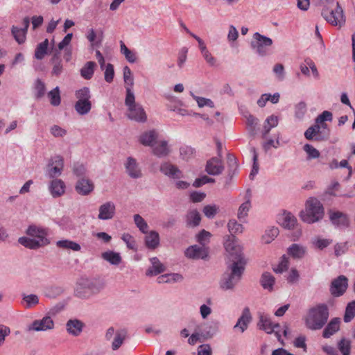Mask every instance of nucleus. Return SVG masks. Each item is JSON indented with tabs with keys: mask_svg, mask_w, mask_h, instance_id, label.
Masks as SVG:
<instances>
[{
	"mask_svg": "<svg viewBox=\"0 0 355 355\" xmlns=\"http://www.w3.org/2000/svg\"><path fill=\"white\" fill-rule=\"evenodd\" d=\"M48 98L50 100V103L53 106H58L61 102V98L60 95V89L58 87H55L53 89L48 93Z\"/></svg>",
	"mask_w": 355,
	"mask_h": 355,
	"instance_id": "44",
	"label": "nucleus"
},
{
	"mask_svg": "<svg viewBox=\"0 0 355 355\" xmlns=\"http://www.w3.org/2000/svg\"><path fill=\"white\" fill-rule=\"evenodd\" d=\"M192 96L196 101L198 105L200 107H202L204 106H208L210 107H214V103L211 99L203 98V97L196 96L193 95V94H192Z\"/></svg>",
	"mask_w": 355,
	"mask_h": 355,
	"instance_id": "61",
	"label": "nucleus"
},
{
	"mask_svg": "<svg viewBox=\"0 0 355 355\" xmlns=\"http://www.w3.org/2000/svg\"><path fill=\"white\" fill-rule=\"evenodd\" d=\"M196 241L199 244H205L206 243L210 242L211 234L208 231L202 230L198 234H196Z\"/></svg>",
	"mask_w": 355,
	"mask_h": 355,
	"instance_id": "54",
	"label": "nucleus"
},
{
	"mask_svg": "<svg viewBox=\"0 0 355 355\" xmlns=\"http://www.w3.org/2000/svg\"><path fill=\"white\" fill-rule=\"evenodd\" d=\"M329 219L332 224L339 229H345L349 224L347 215L340 211H330Z\"/></svg>",
	"mask_w": 355,
	"mask_h": 355,
	"instance_id": "16",
	"label": "nucleus"
},
{
	"mask_svg": "<svg viewBox=\"0 0 355 355\" xmlns=\"http://www.w3.org/2000/svg\"><path fill=\"white\" fill-rule=\"evenodd\" d=\"M96 64L93 61L87 62L80 69V75L85 80H90L94 73Z\"/></svg>",
	"mask_w": 355,
	"mask_h": 355,
	"instance_id": "31",
	"label": "nucleus"
},
{
	"mask_svg": "<svg viewBox=\"0 0 355 355\" xmlns=\"http://www.w3.org/2000/svg\"><path fill=\"white\" fill-rule=\"evenodd\" d=\"M98 218L103 220L112 219L116 213V206L112 201L101 205L98 208Z\"/></svg>",
	"mask_w": 355,
	"mask_h": 355,
	"instance_id": "14",
	"label": "nucleus"
},
{
	"mask_svg": "<svg viewBox=\"0 0 355 355\" xmlns=\"http://www.w3.org/2000/svg\"><path fill=\"white\" fill-rule=\"evenodd\" d=\"M54 328V322L52 320L51 317L49 315H46L43 317L41 320H35L32 324L28 326V331H46L48 330H51Z\"/></svg>",
	"mask_w": 355,
	"mask_h": 355,
	"instance_id": "10",
	"label": "nucleus"
},
{
	"mask_svg": "<svg viewBox=\"0 0 355 355\" xmlns=\"http://www.w3.org/2000/svg\"><path fill=\"white\" fill-rule=\"evenodd\" d=\"M94 188L93 182L89 179L83 178L78 180L75 189L77 193L82 196L89 194Z\"/></svg>",
	"mask_w": 355,
	"mask_h": 355,
	"instance_id": "22",
	"label": "nucleus"
},
{
	"mask_svg": "<svg viewBox=\"0 0 355 355\" xmlns=\"http://www.w3.org/2000/svg\"><path fill=\"white\" fill-rule=\"evenodd\" d=\"M151 266L146 271V275L148 277H153L158 275L166 270L165 266L162 263L159 259L155 257L150 259Z\"/></svg>",
	"mask_w": 355,
	"mask_h": 355,
	"instance_id": "20",
	"label": "nucleus"
},
{
	"mask_svg": "<svg viewBox=\"0 0 355 355\" xmlns=\"http://www.w3.org/2000/svg\"><path fill=\"white\" fill-rule=\"evenodd\" d=\"M259 282L263 289L271 292L274 288L275 278L270 272H263L261 276Z\"/></svg>",
	"mask_w": 355,
	"mask_h": 355,
	"instance_id": "27",
	"label": "nucleus"
},
{
	"mask_svg": "<svg viewBox=\"0 0 355 355\" xmlns=\"http://www.w3.org/2000/svg\"><path fill=\"white\" fill-rule=\"evenodd\" d=\"M226 251V270L219 284L223 290H232L241 279L244 274L247 259L241 245H225Z\"/></svg>",
	"mask_w": 355,
	"mask_h": 355,
	"instance_id": "1",
	"label": "nucleus"
},
{
	"mask_svg": "<svg viewBox=\"0 0 355 355\" xmlns=\"http://www.w3.org/2000/svg\"><path fill=\"white\" fill-rule=\"evenodd\" d=\"M49 189L53 198H58L64 193L65 184L60 179H54L51 182Z\"/></svg>",
	"mask_w": 355,
	"mask_h": 355,
	"instance_id": "26",
	"label": "nucleus"
},
{
	"mask_svg": "<svg viewBox=\"0 0 355 355\" xmlns=\"http://www.w3.org/2000/svg\"><path fill=\"white\" fill-rule=\"evenodd\" d=\"M272 45V39L263 35L258 32L254 33L250 42L252 49L259 56H266L268 55Z\"/></svg>",
	"mask_w": 355,
	"mask_h": 355,
	"instance_id": "6",
	"label": "nucleus"
},
{
	"mask_svg": "<svg viewBox=\"0 0 355 355\" xmlns=\"http://www.w3.org/2000/svg\"><path fill=\"white\" fill-rule=\"evenodd\" d=\"M180 153L183 159L188 160L193 156L195 150L190 146H186L180 148Z\"/></svg>",
	"mask_w": 355,
	"mask_h": 355,
	"instance_id": "58",
	"label": "nucleus"
},
{
	"mask_svg": "<svg viewBox=\"0 0 355 355\" xmlns=\"http://www.w3.org/2000/svg\"><path fill=\"white\" fill-rule=\"evenodd\" d=\"M250 152L252 153V160H253V164H252V168L250 173V178L251 180H253L254 175H256L259 172V164H258V154L257 153L256 148L254 147H252L250 148Z\"/></svg>",
	"mask_w": 355,
	"mask_h": 355,
	"instance_id": "45",
	"label": "nucleus"
},
{
	"mask_svg": "<svg viewBox=\"0 0 355 355\" xmlns=\"http://www.w3.org/2000/svg\"><path fill=\"white\" fill-rule=\"evenodd\" d=\"M134 221L137 227L143 233H146L148 231V225L145 220L139 215L135 214L134 216Z\"/></svg>",
	"mask_w": 355,
	"mask_h": 355,
	"instance_id": "53",
	"label": "nucleus"
},
{
	"mask_svg": "<svg viewBox=\"0 0 355 355\" xmlns=\"http://www.w3.org/2000/svg\"><path fill=\"white\" fill-rule=\"evenodd\" d=\"M333 7L334 6H329L323 8L321 15L328 23L341 27L345 23L343 10L338 2H336L335 8Z\"/></svg>",
	"mask_w": 355,
	"mask_h": 355,
	"instance_id": "5",
	"label": "nucleus"
},
{
	"mask_svg": "<svg viewBox=\"0 0 355 355\" xmlns=\"http://www.w3.org/2000/svg\"><path fill=\"white\" fill-rule=\"evenodd\" d=\"M315 129V141H327L330 137V129L327 123H315L312 125Z\"/></svg>",
	"mask_w": 355,
	"mask_h": 355,
	"instance_id": "24",
	"label": "nucleus"
},
{
	"mask_svg": "<svg viewBox=\"0 0 355 355\" xmlns=\"http://www.w3.org/2000/svg\"><path fill=\"white\" fill-rule=\"evenodd\" d=\"M159 170L164 175L171 179L180 180L184 177L182 171L178 166L169 162L162 163L160 165Z\"/></svg>",
	"mask_w": 355,
	"mask_h": 355,
	"instance_id": "12",
	"label": "nucleus"
},
{
	"mask_svg": "<svg viewBox=\"0 0 355 355\" xmlns=\"http://www.w3.org/2000/svg\"><path fill=\"white\" fill-rule=\"evenodd\" d=\"M126 89V96L125 99V104L128 106V109L137 105L138 103H135V94L132 90L130 87H125Z\"/></svg>",
	"mask_w": 355,
	"mask_h": 355,
	"instance_id": "52",
	"label": "nucleus"
},
{
	"mask_svg": "<svg viewBox=\"0 0 355 355\" xmlns=\"http://www.w3.org/2000/svg\"><path fill=\"white\" fill-rule=\"evenodd\" d=\"M188 49L187 47H182L178 53V65L180 68H182L187 60Z\"/></svg>",
	"mask_w": 355,
	"mask_h": 355,
	"instance_id": "64",
	"label": "nucleus"
},
{
	"mask_svg": "<svg viewBox=\"0 0 355 355\" xmlns=\"http://www.w3.org/2000/svg\"><path fill=\"white\" fill-rule=\"evenodd\" d=\"M39 304V297L35 294H24V307L31 309Z\"/></svg>",
	"mask_w": 355,
	"mask_h": 355,
	"instance_id": "40",
	"label": "nucleus"
},
{
	"mask_svg": "<svg viewBox=\"0 0 355 355\" xmlns=\"http://www.w3.org/2000/svg\"><path fill=\"white\" fill-rule=\"evenodd\" d=\"M279 234V231L278 227H270L265 230L264 234L262 235L261 239L262 242L265 244H270L272 242L275 238Z\"/></svg>",
	"mask_w": 355,
	"mask_h": 355,
	"instance_id": "30",
	"label": "nucleus"
},
{
	"mask_svg": "<svg viewBox=\"0 0 355 355\" xmlns=\"http://www.w3.org/2000/svg\"><path fill=\"white\" fill-rule=\"evenodd\" d=\"M245 117L248 130L252 135H254L259 123V120L250 114L245 116Z\"/></svg>",
	"mask_w": 355,
	"mask_h": 355,
	"instance_id": "42",
	"label": "nucleus"
},
{
	"mask_svg": "<svg viewBox=\"0 0 355 355\" xmlns=\"http://www.w3.org/2000/svg\"><path fill=\"white\" fill-rule=\"evenodd\" d=\"M279 223L284 228L288 230L295 229L298 226L297 218L291 212L284 211L279 218Z\"/></svg>",
	"mask_w": 355,
	"mask_h": 355,
	"instance_id": "25",
	"label": "nucleus"
},
{
	"mask_svg": "<svg viewBox=\"0 0 355 355\" xmlns=\"http://www.w3.org/2000/svg\"><path fill=\"white\" fill-rule=\"evenodd\" d=\"M26 234L31 238V244H49L51 242L48 239L47 230L44 228L34 225H30Z\"/></svg>",
	"mask_w": 355,
	"mask_h": 355,
	"instance_id": "7",
	"label": "nucleus"
},
{
	"mask_svg": "<svg viewBox=\"0 0 355 355\" xmlns=\"http://www.w3.org/2000/svg\"><path fill=\"white\" fill-rule=\"evenodd\" d=\"M338 349L343 355H349L351 352V341L345 338H342L338 343Z\"/></svg>",
	"mask_w": 355,
	"mask_h": 355,
	"instance_id": "46",
	"label": "nucleus"
},
{
	"mask_svg": "<svg viewBox=\"0 0 355 355\" xmlns=\"http://www.w3.org/2000/svg\"><path fill=\"white\" fill-rule=\"evenodd\" d=\"M219 207L216 205H208L204 207L202 211L208 218H214L218 212Z\"/></svg>",
	"mask_w": 355,
	"mask_h": 355,
	"instance_id": "48",
	"label": "nucleus"
},
{
	"mask_svg": "<svg viewBox=\"0 0 355 355\" xmlns=\"http://www.w3.org/2000/svg\"><path fill=\"white\" fill-rule=\"evenodd\" d=\"M48 46V39H45L42 42L40 43L35 49V57L38 60L44 58V55L47 54Z\"/></svg>",
	"mask_w": 355,
	"mask_h": 355,
	"instance_id": "37",
	"label": "nucleus"
},
{
	"mask_svg": "<svg viewBox=\"0 0 355 355\" xmlns=\"http://www.w3.org/2000/svg\"><path fill=\"white\" fill-rule=\"evenodd\" d=\"M224 165L221 158L212 157L207 162L205 171L211 175H218L224 171Z\"/></svg>",
	"mask_w": 355,
	"mask_h": 355,
	"instance_id": "13",
	"label": "nucleus"
},
{
	"mask_svg": "<svg viewBox=\"0 0 355 355\" xmlns=\"http://www.w3.org/2000/svg\"><path fill=\"white\" fill-rule=\"evenodd\" d=\"M85 326V323L77 318L69 319L65 324L67 332L74 337L79 336L81 334Z\"/></svg>",
	"mask_w": 355,
	"mask_h": 355,
	"instance_id": "15",
	"label": "nucleus"
},
{
	"mask_svg": "<svg viewBox=\"0 0 355 355\" xmlns=\"http://www.w3.org/2000/svg\"><path fill=\"white\" fill-rule=\"evenodd\" d=\"M340 318H333L326 325L322 331L324 338H329L340 330Z\"/></svg>",
	"mask_w": 355,
	"mask_h": 355,
	"instance_id": "23",
	"label": "nucleus"
},
{
	"mask_svg": "<svg viewBox=\"0 0 355 355\" xmlns=\"http://www.w3.org/2000/svg\"><path fill=\"white\" fill-rule=\"evenodd\" d=\"M74 108L76 111L80 115H85L89 112L92 109L91 101H77L75 103Z\"/></svg>",
	"mask_w": 355,
	"mask_h": 355,
	"instance_id": "35",
	"label": "nucleus"
},
{
	"mask_svg": "<svg viewBox=\"0 0 355 355\" xmlns=\"http://www.w3.org/2000/svg\"><path fill=\"white\" fill-rule=\"evenodd\" d=\"M348 287V279L345 275H340L332 280L329 291L331 294L336 297L342 296Z\"/></svg>",
	"mask_w": 355,
	"mask_h": 355,
	"instance_id": "8",
	"label": "nucleus"
},
{
	"mask_svg": "<svg viewBox=\"0 0 355 355\" xmlns=\"http://www.w3.org/2000/svg\"><path fill=\"white\" fill-rule=\"evenodd\" d=\"M288 268V260L285 254L281 257V261L277 266L273 267L272 270L275 273H282Z\"/></svg>",
	"mask_w": 355,
	"mask_h": 355,
	"instance_id": "51",
	"label": "nucleus"
},
{
	"mask_svg": "<svg viewBox=\"0 0 355 355\" xmlns=\"http://www.w3.org/2000/svg\"><path fill=\"white\" fill-rule=\"evenodd\" d=\"M114 76V66H113V64L108 63V64H107V65L105 66V72H104L105 80L107 83H110L113 81Z\"/></svg>",
	"mask_w": 355,
	"mask_h": 355,
	"instance_id": "57",
	"label": "nucleus"
},
{
	"mask_svg": "<svg viewBox=\"0 0 355 355\" xmlns=\"http://www.w3.org/2000/svg\"><path fill=\"white\" fill-rule=\"evenodd\" d=\"M35 97L37 99L42 98L46 94V86L40 79H37L35 84Z\"/></svg>",
	"mask_w": 355,
	"mask_h": 355,
	"instance_id": "49",
	"label": "nucleus"
},
{
	"mask_svg": "<svg viewBox=\"0 0 355 355\" xmlns=\"http://www.w3.org/2000/svg\"><path fill=\"white\" fill-rule=\"evenodd\" d=\"M227 227L230 234L227 236L226 244H234L238 242V239L234 234L241 233L243 231V227L235 220H230Z\"/></svg>",
	"mask_w": 355,
	"mask_h": 355,
	"instance_id": "18",
	"label": "nucleus"
},
{
	"mask_svg": "<svg viewBox=\"0 0 355 355\" xmlns=\"http://www.w3.org/2000/svg\"><path fill=\"white\" fill-rule=\"evenodd\" d=\"M201 220V216L196 209L191 210L187 215V225L189 227H197Z\"/></svg>",
	"mask_w": 355,
	"mask_h": 355,
	"instance_id": "33",
	"label": "nucleus"
},
{
	"mask_svg": "<svg viewBox=\"0 0 355 355\" xmlns=\"http://www.w3.org/2000/svg\"><path fill=\"white\" fill-rule=\"evenodd\" d=\"M303 150L307 153V159H315L320 157V152L311 144H305Z\"/></svg>",
	"mask_w": 355,
	"mask_h": 355,
	"instance_id": "50",
	"label": "nucleus"
},
{
	"mask_svg": "<svg viewBox=\"0 0 355 355\" xmlns=\"http://www.w3.org/2000/svg\"><path fill=\"white\" fill-rule=\"evenodd\" d=\"M157 138V132L152 130L142 133L139 137V141L144 146H153Z\"/></svg>",
	"mask_w": 355,
	"mask_h": 355,
	"instance_id": "28",
	"label": "nucleus"
},
{
	"mask_svg": "<svg viewBox=\"0 0 355 355\" xmlns=\"http://www.w3.org/2000/svg\"><path fill=\"white\" fill-rule=\"evenodd\" d=\"M333 119L332 113L329 111L325 110L322 112L315 119L316 123H325L324 121H331Z\"/></svg>",
	"mask_w": 355,
	"mask_h": 355,
	"instance_id": "59",
	"label": "nucleus"
},
{
	"mask_svg": "<svg viewBox=\"0 0 355 355\" xmlns=\"http://www.w3.org/2000/svg\"><path fill=\"white\" fill-rule=\"evenodd\" d=\"M51 61L53 64V67L51 71L52 75L55 76H60L63 71V67L62 64L61 60L57 54H55L52 58Z\"/></svg>",
	"mask_w": 355,
	"mask_h": 355,
	"instance_id": "43",
	"label": "nucleus"
},
{
	"mask_svg": "<svg viewBox=\"0 0 355 355\" xmlns=\"http://www.w3.org/2000/svg\"><path fill=\"white\" fill-rule=\"evenodd\" d=\"M252 318L249 307H245L243 309L241 315L239 318L237 322L234 326V329L239 328L242 333L244 332L248 329V324L252 321Z\"/></svg>",
	"mask_w": 355,
	"mask_h": 355,
	"instance_id": "21",
	"label": "nucleus"
},
{
	"mask_svg": "<svg viewBox=\"0 0 355 355\" xmlns=\"http://www.w3.org/2000/svg\"><path fill=\"white\" fill-rule=\"evenodd\" d=\"M127 336V331L122 329L116 331V335L114 340L112 343V349L114 351L117 350L123 343Z\"/></svg>",
	"mask_w": 355,
	"mask_h": 355,
	"instance_id": "32",
	"label": "nucleus"
},
{
	"mask_svg": "<svg viewBox=\"0 0 355 355\" xmlns=\"http://www.w3.org/2000/svg\"><path fill=\"white\" fill-rule=\"evenodd\" d=\"M63 167H60L58 166H48L47 175L49 178H53L58 176H60L62 173Z\"/></svg>",
	"mask_w": 355,
	"mask_h": 355,
	"instance_id": "63",
	"label": "nucleus"
},
{
	"mask_svg": "<svg viewBox=\"0 0 355 355\" xmlns=\"http://www.w3.org/2000/svg\"><path fill=\"white\" fill-rule=\"evenodd\" d=\"M306 252L302 245H291L288 249V254L294 259L302 258Z\"/></svg>",
	"mask_w": 355,
	"mask_h": 355,
	"instance_id": "39",
	"label": "nucleus"
},
{
	"mask_svg": "<svg viewBox=\"0 0 355 355\" xmlns=\"http://www.w3.org/2000/svg\"><path fill=\"white\" fill-rule=\"evenodd\" d=\"M123 80L125 83L127 85L126 87H130V88L132 87L134 85V78L132 71L128 66H125L123 68Z\"/></svg>",
	"mask_w": 355,
	"mask_h": 355,
	"instance_id": "56",
	"label": "nucleus"
},
{
	"mask_svg": "<svg viewBox=\"0 0 355 355\" xmlns=\"http://www.w3.org/2000/svg\"><path fill=\"white\" fill-rule=\"evenodd\" d=\"M145 244H159V236L155 231H151L146 236Z\"/></svg>",
	"mask_w": 355,
	"mask_h": 355,
	"instance_id": "60",
	"label": "nucleus"
},
{
	"mask_svg": "<svg viewBox=\"0 0 355 355\" xmlns=\"http://www.w3.org/2000/svg\"><path fill=\"white\" fill-rule=\"evenodd\" d=\"M271 324L272 321L268 315L259 313V320L257 323V327L259 329L264 331L268 334H271L273 333Z\"/></svg>",
	"mask_w": 355,
	"mask_h": 355,
	"instance_id": "29",
	"label": "nucleus"
},
{
	"mask_svg": "<svg viewBox=\"0 0 355 355\" xmlns=\"http://www.w3.org/2000/svg\"><path fill=\"white\" fill-rule=\"evenodd\" d=\"M76 97L78 101H90L91 93L87 87H84L76 92Z\"/></svg>",
	"mask_w": 355,
	"mask_h": 355,
	"instance_id": "47",
	"label": "nucleus"
},
{
	"mask_svg": "<svg viewBox=\"0 0 355 355\" xmlns=\"http://www.w3.org/2000/svg\"><path fill=\"white\" fill-rule=\"evenodd\" d=\"M329 309L324 303H320L311 307L305 320L306 327L312 331L321 329L327 323Z\"/></svg>",
	"mask_w": 355,
	"mask_h": 355,
	"instance_id": "3",
	"label": "nucleus"
},
{
	"mask_svg": "<svg viewBox=\"0 0 355 355\" xmlns=\"http://www.w3.org/2000/svg\"><path fill=\"white\" fill-rule=\"evenodd\" d=\"M251 207V203L250 200H245L243 203H242L238 210V218L241 220L244 218L248 215V212L250 210Z\"/></svg>",
	"mask_w": 355,
	"mask_h": 355,
	"instance_id": "55",
	"label": "nucleus"
},
{
	"mask_svg": "<svg viewBox=\"0 0 355 355\" xmlns=\"http://www.w3.org/2000/svg\"><path fill=\"white\" fill-rule=\"evenodd\" d=\"M125 167L127 173L130 178L137 179L142 176L141 171L135 159L131 157H128Z\"/></svg>",
	"mask_w": 355,
	"mask_h": 355,
	"instance_id": "19",
	"label": "nucleus"
},
{
	"mask_svg": "<svg viewBox=\"0 0 355 355\" xmlns=\"http://www.w3.org/2000/svg\"><path fill=\"white\" fill-rule=\"evenodd\" d=\"M102 258L112 265L117 266L121 262L120 254L113 251H107L102 253Z\"/></svg>",
	"mask_w": 355,
	"mask_h": 355,
	"instance_id": "34",
	"label": "nucleus"
},
{
	"mask_svg": "<svg viewBox=\"0 0 355 355\" xmlns=\"http://www.w3.org/2000/svg\"><path fill=\"white\" fill-rule=\"evenodd\" d=\"M208 253L206 245H189L185 250V256L193 259H204L207 257Z\"/></svg>",
	"mask_w": 355,
	"mask_h": 355,
	"instance_id": "11",
	"label": "nucleus"
},
{
	"mask_svg": "<svg viewBox=\"0 0 355 355\" xmlns=\"http://www.w3.org/2000/svg\"><path fill=\"white\" fill-rule=\"evenodd\" d=\"M355 316V300L349 302L345 308V311L343 317L345 322H351Z\"/></svg>",
	"mask_w": 355,
	"mask_h": 355,
	"instance_id": "38",
	"label": "nucleus"
},
{
	"mask_svg": "<svg viewBox=\"0 0 355 355\" xmlns=\"http://www.w3.org/2000/svg\"><path fill=\"white\" fill-rule=\"evenodd\" d=\"M324 214L322 204L315 198H310L306 203V209L300 212V218L307 223H313L321 220Z\"/></svg>",
	"mask_w": 355,
	"mask_h": 355,
	"instance_id": "4",
	"label": "nucleus"
},
{
	"mask_svg": "<svg viewBox=\"0 0 355 355\" xmlns=\"http://www.w3.org/2000/svg\"><path fill=\"white\" fill-rule=\"evenodd\" d=\"M218 330V322L210 321L203 322L196 327V331H199L201 337L204 340L212 338Z\"/></svg>",
	"mask_w": 355,
	"mask_h": 355,
	"instance_id": "9",
	"label": "nucleus"
},
{
	"mask_svg": "<svg viewBox=\"0 0 355 355\" xmlns=\"http://www.w3.org/2000/svg\"><path fill=\"white\" fill-rule=\"evenodd\" d=\"M153 151L157 157H161L166 156L169 153L167 142L166 141H162L157 144V145L153 147Z\"/></svg>",
	"mask_w": 355,
	"mask_h": 355,
	"instance_id": "36",
	"label": "nucleus"
},
{
	"mask_svg": "<svg viewBox=\"0 0 355 355\" xmlns=\"http://www.w3.org/2000/svg\"><path fill=\"white\" fill-rule=\"evenodd\" d=\"M306 112V104L301 101L298 103L295 107V114L298 119H302Z\"/></svg>",
	"mask_w": 355,
	"mask_h": 355,
	"instance_id": "62",
	"label": "nucleus"
},
{
	"mask_svg": "<svg viewBox=\"0 0 355 355\" xmlns=\"http://www.w3.org/2000/svg\"><path fill=\"white\" fill-rule=\"evenodd\" d=\"M128 117L139 123H144L147 120L146 113L143 107L139 104L128 109Z\"/></svg>",
	"mask_w": 355,
	"mask_h": 355,
	"instance_id": "17",
	"label": "nucleus"
},
{
	"mask_svg": "<svg viewBox=\"0 0 355 355\" xmlns=\"http://www.w3.org/2000/svg\"><path fill=\"white\" fill-rule=\"evenodd\" d=\"M105 286V280L101 277H81L77 282L75 295L79 298L87 299L100 293Z\"/></svg>",
	"mask_w": 355,
	"mask_h": 355,
	"instance_id": "2",
	"label": "nucleus"
},
{
	"mask_svg": "<svg viewBox=\"0 0 355 355\" xmlns=\"http://www.w3.org/2000/svg\"><path fill=\"white\" fill-rule=\"evenodd\" d=\"M121 53L124 55L125 59L130 63H135L137 61V56L135 52L129 49L125 44L121 41Z\"/></svg>",
	"mask_w": 355,
	"mask_h": 355,
	"instance_id": "41",
	"label": "nucleus"
}]
</instances>
